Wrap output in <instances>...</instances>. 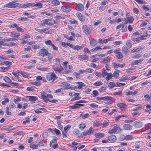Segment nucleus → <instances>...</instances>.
Returning <instances> with one entry per match:
<instances>
[{
	"instance_id": "obj_1",
	"label": "nucleus",
	"mask_w": 151,
	"mask_h": 151,
	"mask_svg": "<svg viewBox=\"0 0 151 151\" xmlns=\"http://www.w3.org/2000/svg\"><path fill=\"white\" fill-rule=\"evenodd\" d=\"M16 1H13L8 3L5 4L3 6L4 7H8L9 8H15L17 7L21 8L22 5L18 3H15Z\"/></svg>"
},
{
	"instance_id": "obj_2",
	"label": "nucleus",
	"mask_w": 151,
	"mask_h": 151,
	"mask_svg": "<svg viewBox=\"0 0 151 151\" xmlns=\"http://www.w3.org/2000/svg\"><path fill=\"white\" fill-rule=\"evenodd\" d=\"M42 98L43 99V100L46 102L47 103L49 99H47V98L49 97L50 98H52L53 96L52 95L49 94H47L46 92H43L41 94Z\"/></svg>"
},
{
	"instance_id": "obj_3",
	"label": "nucleus",
	"mask_w": 151,
	"mask_h": 151,
	"mask_svg": "<svg viewBox=\"0 0 151 151\" xmlns=\"http://www.w3.org/2000/svg\"><path fill=\"white\" fill-rule=\"evenodd\" d=\"M47 79L48 81L52 80L53 82L57 78L54 72L51 73H48L46 76Z\"/></svg>"
},
{
	"instance_id": "obj_4",
	"label": "nucleus",
	"mask_w": 151,
	"mask_h": 151,
	"mask_svg": "<svg viewBox=\"0 0 151 151\" xmlns=\"http://www.w3.org/2000/svg\"><path fill=\"white\" fill-rule=\"evenodd\" d=\"M82 29L83 32L86 35H89L91 33L90 29L86 25L82 26Z\"/></svg>"
},
{
	"instance_id": "obj_5",
	"label": "nucleus",
	"mask_w": 151,
	"mask_h": 151,
	"mask_svg": "<svg viewBox=\"0 0 151 151\" xmlns=\"http://www.w3.org/2000/svg\"><path fill=\"white\" fill-rule=\"evenodd\" d=\"M121 131V129L119 127V125H117L114 126L113 129L109 131V133L112 134L116 132H118Z\"/></svg>"
},
{
	"instance_id": "obj_6",
	"label": "nucleus",
	"mask_w": 151,
	"mask_h": 151,
	"mask_svg": "<svg viewBox=\"0 0 151 151\" xmlns=\"http://www.w3.org/2000/svg\"><path fill=\"white\" fill-rule=\"evenodd\" d=\"M110 97L106 96L103 97H100V100H104L106 101L105 103L106 104H108L109 103L111 104L113 102L110 99Z\"/></svg>"
},
{
	"instance_id": "obj_7",
	"label": "nucleus",
	"mask_w": 151,
	"mask_h": 151,
	"mask_svg": "<svg viewBox=\"0 0 151 151\" xmlns=\"http://www.w3.org/2000/svg\"><path fill=\"white\" fill-rule=\"evenodd\" d=\"M49 52L48 51L45 49H41L40 51V55L44 57L47 55Z\"/></svg>"
},
{
	"instance_id": "obj_8",
	"label": "nucleus",
	"mask_w": 151,
	"mask_h": 151,
	"mask_svg": "<svg viewBox=\"0 0 151 151\" xmlns=\"http://www.w3.org/2000/svg\"><path fill=\"white\" fill-rule=\"evenodd\" d=\"M134 19L133 17L130 16V17H126L124 20L125 24H127V23H132Z\"/></svg>"
},
{
	"instance_id": "obj_9",
	"label": "nucleus",
	"mask_w": 151,
	"mask_h": 151,
	"mask_svg": "<svg viewBox=\"0 0 151 151\" xmlns=\"http://www.w3.org/2000/svg\"><path fill=\"white\" fill-rule=\"evenodd\" d=\"M93 132V130L92 129V127H91L88 130L84 131L83 133V134L84 136H86L87 135H90Z\"/></svg>"
},
{
	"instance_id": "obj_10",
	"label": "nucleus",
	"mask_w": 151,
	"mask_h": 151,
	"mask_svg": "<svg viewBox=\"0 0 151 151\" xmlns=\"http://www.w3.org/2000/svg\"><path fill=\"white\" fill-rule=\"evenodd\" d=\"M61 9L63 11H65L66 12H69L70 11L71 9L70 7L68 6H62Z\"/></svg>"
},
{
	"instance_id": "obj_11",
	"label": "nucleus",
	"mask_w": 151,
	"mask_h": 151,
	"mask_svg": "<svg viewBox=\"0 0 151 151\" xmlns=\"http://www.w3.org/2000/svg\"><path fill=\"white\" fill-rule=\"evenodd\" d=\"M151 124L150 123L148 124L146 127V129L145 130V132L147 134H148L151 133L150 129H151Z\"/></svg>"
},
{
	"instance_id": "obj_12",
	"label": "nucleus",
	"mask_w": 151,
	"mask_h": 151,
	"mask_svg": "<svg viewBox=\"0 0 151 151\" xmlns=\"http://www.w3.org/2000/svg\"><path fill=\"white\" fill-rule=\"evenodd\" d=\"M108 139L109 141L112 142H114L116 140V137L114 135L109 136L108 137Z\"/></svg>"
},
{
	"instance_id": "obj_13",
	"label": "nucleus",
	"mask_w": 151,
	"mask_h": 151,
	"mask_svg": "<svg viewBox=\"0 0 151 151\" xmlns=\"http://www.w3.org/2000/svg\"><path fill=\"white\" fill-rule=\"evenodd\" d=\"M76 83L78 85V86H75V88L76 89H81L82 88L83 86H85V84L82 82H77Z\"/></svg>"
},
{
	"instance_id": "obj_14",
	"label": "nucleus",
	"mask_w": 151,
	"mask_h": 151,
	"mask_svg": "<svg viewBox=\"0 0 151 151\" xmlns=\"http://www.w3.org/2000/svg\"><path fill=\"white\" fill-rule=\"evenodd\" d=\"M76 15L80 20L81 22H83L85 20V19L83 16L82 14L80 13H77Z\"/></svg>"
},
{
	"instance_id": "obj_15",
	"label": "nucleus",
	"mask_w": 151,
	"mask_h": 151,
	"mask_svg": "<svg viewBox=\"0 0 151 151\" xmlns=\"http://www.w3.org/2000/svg\"><path fill=\"white\" fill-rule=\"evenodd\" d=\"M138 92V90L136 89L134 92H132V91H129L128 92H127L126 95L127 96H129L130 94L132 95V96L135 95Z\"/></svg>"
},
{
	"instance_id": "obj_16",
	"label": "nucleus",
	"mask_w": 151,
	"mask_h": 151,
	"mask_svg": "<svg viewBox=\"0 0 151 151\" xmlns=\"http://www.w3.org/2000/svg\"><path fill=\"white\" fill-rule=\"evenodd\" d=\"M78 59L80 60H81V59L84 60H88V58L87 56L84 55H78Z\"/></svg>"
},
{
	"instance_id": "obj_17",
	"label": "nucleus",
	"mask_w": 151,
	"mask_h": 151,
	"mask_svg": "<svg viewBox=\"0 0 151 151\" xmlns=\"http://www.w3.org/2000/svg\"><path fill=\"white\" fill-rule=\"evenodd\" d=\"M117 106L119 107L122 108V111H123V110H124V109L126 108L127 106V105L126 104L124 103H119L117 104Z\"/></svg>"
},
{
	"instance_id": "obj_18",
	"label": "nucleus",
	"mask_w": 151,
	"mask_h": 151,
	"mask_svg": "<svg viewBox=\"0 0 151 151\" xmlns=\"http://www.w3.org/2000/svg\"><path fill=\"white\" fill-rule=\"evenodd\" d=\"M125 64L124 63L122 64L120 63H114V67L115 68H117L118 67H121L122 68L125 66Z\"/></svg>"
},
{
	"instance_id": "obj_19",
	"label": "nucleus",
	"mask_w": 151,
	"mask_h": 151,
	"mask_svg": "<svg viewBox=\"0 0 151 151\" xmlns=\"http://www.w3.org/2000/svg\"><path fill=\"white\" fill-rule=\"evenodd\" d=\"M123 127L125 129L130 130L132 129V126L128 124H126L123 125Z\"/></svg>"
},
{
	"instance_id": "obj_20",
	"label": "nucleus",
	"mask_w": 151,
	"mask_h": 151,
	"mask_svg": "<svg viewBox=\"0 0 151 151\" xmlns=\"http://www.w3.org/2000/svg\"><path fill=\"white\" fill-rule=\"evenodd\" d=\"M134 125L136 128H138L142 127V124L140 122H135Z\"/></svg>"
},
{
	"instance_id": "obj_21",
	"label": "nucleus",
	"mask_w": 151,
	"mask_h": 151,
	"mask_svg": "<svg viewBox=\"0 0 151 151\" xmlns=\"http://www.w3.org/2000/svg\"><path fill=\"white\" fill-rule=\"evenodd\" d=\"M62 84L63 86H65V87L63 88V89H69V86L70 85V84L67 83L66 82H63L62 83Z\"/></svg>"
},
{
	"instance_id": "obj_22",
	"label": "nucleus",
	"mask_w": 151,
	"mask_h": 151,
	"mask_svg": "<svg viewBox=\"0 0 151 151\" xmlns=\"http://www.w3.org/2000/svg\"><path fill=\"white\" fill-rule=\"evenodd\" d=\"M77 6L78 7V11H82L83 10V6L81 4H77Z\"/></svg>"
},
{
	"instance_id": "obj_23",
	"label": "nucleus",
	"mask_w": 151,
	"mask_h": 151,
	"mask_svg": "<svg viewBox=\"0 0 151 151\" xmlns=\"http://www.w3.org/2000/svg\"><path fill=\"white\" fill-rule=\"evenodd\" d=\"M55 23V21L53 19H48V22L47 23V25L50 26L53 24Z\"/></svg>"
},
{
	"instance_id": "obj_24",
	"label": "nucleus",
	"mask_w": 151,
	"mask_h": 151,
	"mask_svg": "<svg viewBox=\"0 0 151 151\" xmlns=\"http://www.w3.org/2000/svg\"><path fill=\"white\" fill-rule=\"evenodd\" d=\"M29 100L31 101H35L38 100L37 97L34 96H29Z\"/></svg>"
},
{
	"instance_id": "obj_25",
	"label": "nucleus",
	"mask_w": 151,
	"mask_h": 151,
	"mask_svg": "<svg viewBox=\"0 0 151 151\" xmlns=\"http://www.w3.org/2000/svg\"><path fill=\"white\" fill-rule=\"evenodd\" d=\"M116 86V83L112 82H110L108 85V87L110 89H112Z\"/></svg>"
},
{
	"instance_id": "obj_26",
	"label": "nucleus",
	"mask_w": 151,
	"mask_h": 151,
	"mask_svg": "<svg viewBox=\"0 0 151 151\" xmlns=\"http://www.w3.org/2000/svg\"><path fill=\"white\" fill-rule=\"evenodd\" d=\"M104 133H98L95 134V136L96 137L100 138L104 136Z\"/></svg>"
},
{
	"instance_id": "obj_27",
	"label": "nucleus",
	"mask_w": 151,
	"mask_h": 151,
	"mask_svg": "<svg viewBox=\"0 0 151 151\" xmlns=\"http://www.w3.org/2000/svg\"><path fill=\"white\" fill-rule=\"evenodd\" d=\"M53 137H54V138L50 142V147H51L52 143H56L57 142V140L58 139V138L55 136H54Z\"/></svg>"
},
{
	"instance_id": "obj_28",
	"label": "nucleus",
	"mask_w": 151,
	"mask_h": 151,
	"mask_svg": "<svg viewBox=\"0 0 151 151\" xmlns=\"http://www.w3.org/2000/svg\"><path fill=\"white\" fill-rule=\"evenodd\" d=\"M146 107L147 109H145V111L150 113L151 111V106L149 105H147Z\"/></svg>"
},
{
	"instance_id": "obj_29",
	"label": "nucleus",
	"mask_w": 151,
	"mask_h": 151,
	"mask_svg": "<svg viewBox=\"0 0 151 151\" xmlns=\"http://www.w3.org/2000/svg\"><path fill=\"white\" fill-rule=\"evenodd\" d=\"M119 70H116L113 73V76L118 78L119 76Z\"/></svg>"
},
{
	"instance_id": "obj_30",
	"label": "nucleus",
	"mask_w": 151,
	"mask_h": 151,
	"mask_svg": "<svg viewBox=\"0 0 151 151\" xmlns=\"http://www.w3.org/2000/svg\"><path fill=\"white\" fill-rule=\"evenodd\" d=\"M89 114L88 113H86L85 114H81L80 115L79 117L82 116L83 118L85 119L88 118V117H89Z\"/></svg>"
},
{
	"instance_id": "obj_31",
	"label": "nucleus",
	"mask_w": 151,
	"mask_h": 151,
	"mask_svg": "<svg viewBox=\"0 0 151 151\" xmlns=\"http://www.w3.org/2000/svg\"><path fill=\"white\" fill-rule=\"evenodd\" d=\"M90 44L91 46L93 47L95 46L96 44V40L94 39H93L90 41Z\"/></svg>"
},
{
	"instance_id": "obj_32",
	"label": "nucleus",
	"mask_w": 151,
	"mask_h": 151,
	"mask_svg": "<svg viewBox=\"0 0 151 151\" xmlns=\"http://www.w3.org/2000/svg\"><path fill=\"white\" fill-rule=\"evenodd\" d=\"M115 56L118 59H121L123 57V54L121 52H120L119 53L116 54Z\"/></svg>"
},
{
	"instance_id": "obj_33",
	"label": "nucleus",
	"mask_w": 151,
	"mask_h": 151,
	"mask_svg": "<svg viewBox=\"0 0 151 151\" xmlns=\"http://www.w3.org/2000/svg\"><path fill=\"white\" fill-rule=\"evenodd\" d=\"M133 136L131 135H127L125 137V139L127 140H131L133 139Z\"/></svg>"
},
{
	"instance_id": "obj_34",
	"label": "nucleus",
	"mask_w": 151,
	"mask_h": 151,
	"mask_svg": "<svg viewBox=\"0 0 151 151\" xmlns=\"http://www.w3.org/2000/svg\"><path fill=\"white\" fill-rule=\"evenodd\" d=\"M108 73L105 69L103 68L102 71V76L103 77H104L106 76H107Z\"/></svg>"
},
{
	"instance_id": "obj_35",
	"label": "nucleus",
	"mask_w": 151,
	"mask_h": 151,
	"mask_svg": "<svg viewBox=\"0 0 151 151\" xmlns=\"http://www.w3.org/2000/svg\"><path fill=\"white\" fill-rule=\"evenodd\" d=\"M106 86H104L101 87L99 89V91L101 93H103L105 91L106 89Z\"/></svg>"
},
{
	"instance_id": "obj_36",
	"label": "nucleus",
	"mask_w": 151,
	"mask_h": 151,
	"mask_svg": "<svg viewBox=\"0 0 151 151\" xmlns=\"http://www.w3.org/2000/svg\"><path fill=\"white\" fill-rule=\"evenodd\" d=\"M3 79L6 82L10 83L11 81V80L7 76H5L4 77Z\"/></svg>"
},
{
	"instance_id": "obj_37",
	"label": "nucleus",
	"mask_w": 151,
	"mask_h": 151,
	"mask_svg": "<svg viewBox=\"0 0 151 151\" xmlns=\"http://www.w3.org/2000/svg\"><path fill=\"white\" fill-rule=\"evenodd\" d=\"M10 108L9 106H7L6 108L5 112L8 115H11L12 114L11 112L9 111Z\"/></svg>"
},
{
	"instance_id": "obj_38",
	"label": "nucleus",
	"mask_w": 151,
	"mask_h": 151,
	"mask_svg": "<svg viewBox=\"0 0 151 151\" xmlns=\"http://www.w3.org/2000/svg\"><path fill=\"white\" fill-rule=\"evenodd\" d=\"M71 127V126L69 125H66L64 127V131L65 133H67L68 131Z\"/></svg>"
},
{
	"instance_id": "obj_39",
	"label": "nucleus",
	"mask_w": 151,
	"mask_h": 151,
	"mask_svg": "<svg viewBox=\"0 0 151 151\" xmlns=\"http://www.w3.org/2000/svg\"><path fill=\"white\" fill-rule=\"evenodd\" d=\"M82 48L81 46H80L79 45H77L74 47L73 49L76 50H79L81 49Z\"/></svg>"
},
{
	"instance_id": "obj_40",
	"label": "nucleus",
	"mask_w": 151,
	"mask_h": 151,
	"mask_svg": "<svg viewBox=\"0 0 151 151\" xmlns=\"http://www.w3.org/2000/svg\"><path fill=\"white\" fill-rule=\"evenodd\" d=\"M122 50L126 54H127L128 52V50L127 47H124L122 48Z\"/></svg>"
},
{
	"instance_id": "obj_41",
	"label": "nucleus",
	"mask_w": 151,
	"mask_h": 151,
	"mask_svg": "<svg viewBox=\"0 0 151 151\" xmlns=\"http://www.w3.org/2000/svg\"><path fill=\"white\" fill-rule=\"evenodd\" d=\"M42 4L39 3H38L35 4L34 6H37L38 8H40L42 7Z\"/></svg>"
},
{
	"instance_id": "obj_42",
	"label": "nucleus",
	"mask_w": 151,
	"mask_h": 151,
	"mask_svg": "<svg viewBox=\"0 0 151 151\" xmlns=\"http://www.w3.org/2000/svg\"><path fill=\"white\" fill-rule=\"evenodd\" d=\"M103 83L101 81H98L93 83V85L95 86H99L102 85Z\"/></svg>"
},
{
	"instance_id": "obj_43",
	"label": "nucleus",
	"mask_w": 151,
	"mask_h": 151,
	"mask_svg": "<svg viewBox=\"0 0 151 151\" xmlns=\"http://www.w3.org/2000/svg\"><path fill=\"white\" fill-rule=\"evenodd\" d=\"M143 60L142 58H141L139 60H134V63L135 64H137L139 63H141Z\"/></svg>"
},
{
	"instance_id": "obj_44",
	"label": "nucleus",
	"mask_w": 151,
	"mask_h": 151,
	"mask_svg": "<svg viewBox=\"0 0 151 151\" xmlns=\"http://www.w3.org/2000/svg\"><path fill=\"white\" fill-rule=\"evenodd\" d=\"M37 68L39 70L44 71H47L48 70V68H40V67Z\"/></svg>"
},
{
	"instance_id": "obj_45",
	"label": "nucleus",
	"mask_w": 151,
	"mask_h": 151,
	"mask_svg": "<svg viewBox=\"0 0 151 151\" xmlns=\"http://www.w3.org/2000/svg\"><path fill=\"white\" fill-rule=\"evenodd\" d=\"M52 3L55 5H57L60 4V2L58 0H53Z\"/></svg>"
},
{
	"instance_id": "obj_46",
	"label": "nucleus",
	"mask_w": 151,
	"mask_h": 151,
	"mask_svg": "<svg viewBox=\"0 0 151 151\" xmlns=\"http://www.w3.org/2000/svg\"><path fill=\"white\" fill-rule=\"evenodd\" d=\"M92 93L94 95L93 96V97H95L96 96H98L99 94L98 92L96 90H93L92 92Z\"/></svg>"
},
{
	"instance_id": "obj_47",
	"label": "nucleus",
	"mask_w": 151,
	"mask_h": 151,
	"mask_svg": "<svg viewBox=\"0 0 151 151\" xmlns=\"http://www.w3.org/2000/svg\"><path fill=\"white\" fill-rule=\"evenodd\" d=\"M35 88V86L28 87L27 88V90L29 91H32L34 90V88Z\"/></svg>"
},
{
	"instance_id": "obj_48",
	"label": "nucleus",
	"mask_w": 151,
	"mask_h": 151,
	"mask_svg": "<svg viewBox=\"0 0 151 151\" xmlns=\"http://www.w3.org/2000/svg\"><path fill=\"white\" fill-rule=\"evenodd\" d=\"M57 123L58 124V127L60 129L63 128V126L61 124L60 122V121H57Z\"/></svg>"
},
{
	"instance_id": "obj_49",
	"label": "nucleus",
	"mask_w": 151,
	"mask_h": 151,
	"mask_svg": "<svg viewBox=\"0 0 151 151\" xmlns=\"http://www.w3.org/2000/svg\"><path fill=\"white\" fill-rule=\"evenodd\" d=\"M53 131L55 132L56 134L57 135L60 134V136L61 135V134L60 132V131L56 129H54Z\"/></svg>"
},
{
	"instance_id": "obj_50",
	"label": "nucleus",
	"mask_w": 151,
	"mask_h": 151,
	"mask_svg": "<svg viewBox=\"0 0 151 151\" xmlns=\"http://www.w3.org/2000/svg\"><path fill=\"white\" fill-rule=\"evenodd\" d=\"M102 48H100V47H96L91 50V51L92 52H95L99 49H102Z\"/></svg>"
},
{
	"instance_id": "obj_51",
	"label": "nucleus",
	"mask_w": 151,
	"mask_h": 151,
	"mask_svg": "<svg viewBox=\"0 0 151 151\" xmlns=\"http://www.w3.org/2000/svg\"><path fill=\"white\" fill-rule=\"evenodd\" d=\"M74 134L76 136L80 134V131L77 129H75L73 131Z\"/></svg>"
},
{
	"instance_id": "obj_52",
	"label": "nucleus",
	"mask_w": 151,
	"mask_h": 151,
	"mask_svg": "<svg viewBox=\"0 0 151 151\" xmlns=\"http://www.w3.org/2000/svg\"><path fill=\"white\" fill-rule=\"evenodd\" d=\"M9 99L7 98H6L4 101H2V104L3 105H5L6 103H8L9 102Z\"/></svg>"
},
{
	"instance_id": "obj_53",
	"label": "nucleus",
	"mask_w": 151,
	"mask_h": 151,
	"mask_svg": "<svg viewBox=\"0 0 151 151\" xmlns=\"http://www.w3.org/2000/svg\"><path fill=\"white\" fill-rule=\"evenodd\" d=\"M73 74L76 77V78H80V77L79 76L80 73L77 72H74L73 73Z\"/></svg>"
},
{
	"instance_id": "obj_54",
	"label": "nucleus",
	"mask_w": 151,
	"mask_h": 151,
	"mask_svg": "<svg viewBox=\"0 0 151 151\" xmlns=\"http://www.w3.org/2000/svg\"><path fill=\"white\" fill-rule=\"evenodd\" d=\"M18 20L19 21H27L28 20V19L26 17H22L18 18Z\"/></svg>"
},
{
	"instance_id": "obj_55",
	"label": "nucleus",
	"mask_w": 151,
	"mask_h": 151,
	"mask_svg": "<svg viewBox=\"0 0 151 151\" xmlns=\"http://www.w3.org/2000/svg\"><path fill=\"white\" fill-rule=\"evenodd\" d=\"M31 83L37 86H40V84L37 82H31Z\"/></svg>"
},
{
	"instance_id": "obj_56",
	"label": "nucleus",
	"mask_w": 151,
	"mask_h": 151,
	"mask_svg": "<svg viewBox=\"0 0 151 151\" xmlns=\"http://www.w3.org/2000/svg\"><path fill=\"white\" fill-rule=\"evenodd\" d=\"M45 43V44L47 45H51L52 44V42L50 40H48L47 41H46Z\"/></svg>"
},
{
	"instance_id": "obj_57",
	"label": "nucleus",
	"mask_w": 151,
	"mask_h": 151,
	"mask_svg": "<svg viewBox=\"0 0 151 151\" xmlns=\"http://www.w3.org/2000/svg\"><path fill=\"white\" fill-rule=\"evenodd\" d=\"M121 50L120 48H117L115 49V50L114 51V52L116 54H117L119 53L120 51H121Z\"/></svg>"
},
{
	"instance_id": "obj_58",
	"label": "nucleus",
	"mask_w": 151,
	"mask_h": 151,
	"mask_svg": "<svg viewBox=\"0 0 151 151\" xmlns=\"http://www.w3.org/2000/svg\"><path fill=\"white\" fill-rule=\"evenodd\" d=\"M38 147V145H35V144H33L31 145L30 146V147L32 148L33 149H35L37 148V147Z\"/></svg>"
},
{
	"instance_id": "obj_59",
	"label": "nucleus",
	"mask_w": 151,
	"mask_h": 151,
	"mask_svg": "<svg viewBox=\"0 0 151 151\" xmlns=\"http://www.w3.org/2000/svg\"><path fill=\"white\" fill-rule=\"evenodd\" d=\"M86 127V125L83 124H81L79 125V128L81 129H83Z\"/></svg>"
},
{
	"instance_id": "obj_60",
	"label": "nucleus",
	"mask_w": 151,
	"mask_h": 151,
	"mask_svg": "<svg viewBox=\"0 0 151 151\" xmlns=\"http://www.w3.org/2000/svg\"><path fill=\"white\" fill-rule=\"evenodd\" d=\"M20 73L24 77L27 78L28 75L25 72H21Z\"/></svg>"
},
{
	"instance_id": "obj_61",
	"label": "nucleus",
	"mask_w": 151,
	"mask_h": 151,
	"mask_svg": "<svg viewBox=\"0 0 151 151\" xmlns=\"http://www.w3.org/2000/svg\"><path fill=\"white\" fill-rule=\"evenodd\" d=\"M12 74L17 78H19V75L17 73L14 71H13L12 72Z\"/></svg>"
},
{
	"instance_id": "obj_62",
	"label": "nucleus",
	"mask_w": 151,
	"mask_h": 151,
	"mask_svg": "<svg viewBox=\"0 0 151 151\" xmlns=\"http://www.w3.org/2000/svg\"><path fill=\"white\" fill-rule=\"evenodd\" d=\"M90 106L92 108L98 107V105L95 103H92L90 104Z\"/></svg>"
},
{
	"instance_id": "obj_63",
	"label": "nucleus",
	"mask_w": 151,
	"mask_h": 151,
	"mask_svg": "<svg viewBox=\"0 0 151 151\" xmlns=\"http://www.w3.org/2000/svg\"><path fill=\"white\" fill-rule=\"evenodd\" d=\"M11 34L13 35L14 37H18L20 35V34L19 33H15L14 34L13 33L11 32Z\"/></svg>"
},
{
	"instance_id": "obj_64",
	"label": "nucleus",
	"mask_w": 151,
	"mask_h": 151,
	"mask_svg": "<svg viewBox=\"0 0 151 151\" xmlns=\"http://www.w3.org/2000/svg\"><path fill=\"white\" fill-rule=\"evenodd\" d=\"M86 70V73H91L93 71V69L91 68L87 69Z\"/></svg>"
}]
</instances>
